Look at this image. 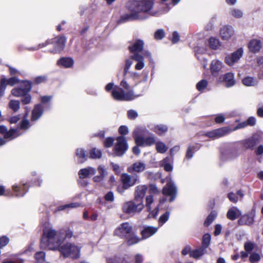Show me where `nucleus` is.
<instances>
[{
  "instance_id": "obj_35",
  "label": "nucleus",
  "mask_w": 263,
  "mask_h": 263,
  "mask_svg": "<svg viewBox=\"0 0 263 263\" xmlns=\"http://www.w3.org/2000/svg\"><path fill=\"white\" fill-rule=\"evenodd\" d=\"M156 149L158 153H165L168 149L167 145L162 141L155 142Z\"/></svg>"
},
{
  "instance_id": "obj_45",
  "label": "nucleus",
  "mask_w": 263,
  "mask_h": 263,
  "mask_svg": "<svg viewBox=\"0 0 263 263\" xmlns=\"http://www.w3.org/2000/svg\"><path fill=\"white\" fill-rule=\"evenodd\" d=\"M12 188H13V191L16 193V196H22L26 192L25 184H24V186H23V192H22V189H21V188L19 186H18L17 185H14L13 186Z\"/></svg>"
},
{
  "instance_id": "obj_32",
  "label": "nucleus",
  "mask_w": 263,
  "mask_h": 263,
  "mask_svg": "<svg viewBox=\"0 0 263 263\" xmlns=\"http://www.w3.org/2000/svg\"><path fill=\"white\" fill-rule=\"evenodd\" d=\"M57 64L65 68H69L73 65V61L70 58H62L58 61Z\"/></svg>"
},
{
  "instance_id": "obj_19",
  "label": "nucleus",
  "mask_w": 263,
  "mask_h": 263,
  "mask_svg": "<svg viewBox=\"0 0 263 263\" xmlns=\"http://www.w3.org/2000/svg\"><path fill=\"white\" fill-rule=\"evenodd\" d=\"M217 81L220 82H224L227 87H231L235 84L234 74L231 72L226 73L218 78Z\"/></svg>"
},
{
  "instance_id": "obj_11",
  "label": "nucleus",
  "mask_w": 263,
  "mask_h": 263,
  "mask_svg": "<svg viewBox=\"0 0 263 263\" xmlns=\"http://www.w3.org/2000/svg\"><path fill=\"white\" fill-rule=\"evenodd\" d=\"M231 132H232L231 128L224 127L209 132L205 134V135L210 138L215 139L224 136Z\"/></svg>"
},
{
  "instance_id": "obj_9",
  "label": "nucleus",
  "mask_w": 263,
  "mask_h": 263,
  "mask_svg": "<svg viewBox=\"0 0 263 263\" xmlns=\"http://www.w3.org/2000/svg\"><path fill=\"white\" fill-rule=\"evenodd\" d=\"M145 206L147 211L149 212L148 218H155L157 216L159 212V205L155 208L153 206L154 198L152 195H148L146 197Z\"/></svg>"
},
{
  "instance_id": "obj_14",
  "label": "nucleus",
  "mask_w": 263,
  "mask_h": 263,
  "mask_svg": "<svg viewBox=\"0 0 263 263\" xmlns=\"http://www.w3.org/2000/svg\"><path fill=\"white\" fill-rule=\"evenodd\" d=\"M18 79L16 77H12L7 79L5 78H2L0 80V97L4 96L7 85L11 86L18 83Z\"/></svg>"
},
{
  "instance_id": "obj_4",
  "label": "nucleus",
  "mask_w": 263,
  "mask_h": 263,
  "mask_svg": "<svg viewBox=\"0 0 263 263\" xmlns=\"http://www.w3.org/2000/svg\"><path fill=\"white\" fill-rule=\"evenodd\" d=\"M112 96L116 100L128 101L135 99L139 95H135L133 91L124 93L121 88L116 87L112 89Z\"/></svg>"
},
{
  "instance_id": "obj_38",
  "label": "nucleus",
  "mask_w": 263,
  "mask_h": 263,
  "mask_svg": "<svg viewBox=\"0 0 263 263\" xmlns=\"http://www.w3.org/2000/svg\"><path fill=\"white\" fill-rule=\"evenodd\" d=\"M151 129L158 135H162L167 130V127L164 125H157L151 128Z\"/></svg>"
},
{
  "instance_id": "obj_28",
  "label": "nucleus",
  "mask_w": 263,
  "mask_h": 263,
  "mask_svg": "<svg viewBox=\"0 0 263 263\" xmlns=\"http://www.w3.org/2000/svg\"><path fill=\"white\" fill-rule=\"evenodd\" d=\"M241 214L240 211L236 207L234 206L228 210L227 216L228 219L233 220L237 218Z\"/></svg>"
},
{
  "instance_id": "obj_26",
  "label": "nucleus",
  "mask_w": 263,
  "mask_h": 263,
  "mask_svg": "<svg viewBox=\"0 0 263 263\" xmlns=\"http://www.w3.org/2000/svg\"><path fill=\"white\" fill-rule=\"evenodd\" d=\"M131 59L137 62L135 67L136 70H141L144 67V59L141 55L134 53L131 56Z\"/></svg>"
},
{
  "instance_id": "obj_37",
  "label": "nucleus",
  "mask_w": 263,
  "mask_h": 263,
  "mask_svg": "<svg viewBox=\"0 0 263 263\" xmlns=\"http://www.w3.org/2000/svg\"><path fill=\"white\" fill-rule=\"evenodd\" d=\"M8 106L13 111L16 112L20 108V102L18 100H10L8 103Z\"/></svg>"
},
{
  "instance_id": "obj_49",
  "label": "nucleus",
  "mask_w": 263,
  "mask_h": 263,
  "mask_svg": "<svg viewBox=\"0 0 263 263\" xmlns=\"http://www.w3.org/2000/svg\"><path fill=\"white\" fill-rule=\"evenodd\" d=\"M28 112H27L24 117V119L21 122V128L26 129L29 127V122L26 119L27 117Z\"/></svg>"
},
{
  "instance_id": "obj_39",
  "label": "nucleus",
  "mask_w": 263,
  "mask_h": 263,
  "mask_svg": "<svg viewBox=\"0 0 263 263\" xmlns=\"http://www.w3.org/2000/svg\"><path fill=\"white\" fill-rule=\"evenodd\" d=\"M242 82L246 86H252L257 84V81L252 77H247L242 79Z\"/></svg>"
},
{
  "instance_id": "obj_1",
  "label": "nucleus",
  "mask_w": 263,
  "mask_h": 263,
  "mask_svg": "<svg viewBox=\"0 0 263 263\" xmlns=\"http://www.w3.org/2000/svg\"><path fill=\"white\" fill-rule=\"evenodd\" d=\"M64 239L61 232H57L51 227H46L43 230L41 247L51 250H59L65 258H79L81 247L73 243H67L60 247Z\"/></svg>"
},
{
  "instance_id": "obj_51",
  "label": "nucleus",
  "mask_w": 263,
  "mask_h": 263,
  "mask_svg": "<svg viewBox=\"0 0 263 263\" xmlns=\"http://www.w3.org/2000/svg\"><path fill=\"white\" fill-rule=\"evenodd\" d=\"M211 240V235L209 234H205L203 235L202 238V243L206 248L210 244Z\"/></svg>"
},
{
  "instance_id": "obj_8",
  "label": "nucleus",
  "mask_w": 263,
  "mask_h": 263,
  "mask_svg": "<svg viewBox=\"0 0 263 263\" xmlns=\"http://www.w3.org/2000/svg\"><path fill=\"white\" fill-rule=\"evenodd\" d=\"M144 208L143 202L135 203L133 201H128L125 202L123 205V211L127 214L139 213L141 212Z\"/></svg>"
},
{
  "instance_id": "obj_17",
  "label": "nucleus",
  "mask_w": 263,
  "mask_h": 263,
  "mask_svg": "<svg viewBox=\"0 0 263 263\" xmlns=\"http://www.w3.org/2000/svg\"><path fill=\"white\" fill-rule=\"evenodd\" d=\"M0 133L4 135L5 139L7 141L11 140L19 136L17 130L12 129L9 131H7V128L4 125L0 126Z\"/></svg>"
},
{
  "instance_id": "obj_34",
  "label": "nucleus",
  "mask_w": 263,
  "mask_h": 263,
  "mask_svg": "<svg viewBox=\"0 0 263 263\" xmlns=\"http://www.w3.org/2000/svg\"><path fill=\"white\" fill-rule=\"evenodd\" d=\"M209 45L211 48L214 50L218 49L221 46V43L219 39L211 37L209 40Z\"/></svg>"
},
{
  "instance_id": "obj_31",
  "label": "nucleus",
  "mask_w": 263,
  "mask_h": 263,
  "mask_svg": "<svg viewBox=\"0 0 263 263\" xmlns=\"http://www.w3.org/2000/svg\"><path fill=\"white\" fill-rule=\"evenodd\" d=\"M205 51L206 50L204 49L199 48L197 49L196 53L197 58L201 61L204 68H206L207 66L206 59L203 56V54Z\"/></svg>"
},
{
  "instance_id": "obj_43",
  "label": "nucleus",
  "mask_w": 263,
  "mask_h": 263,
  "mask_svg": "<svg viewBox=\"0 0 263 263\" xmlns=\"http://www.w3.org/2000/svg\"><path fill=\"white\" fill-rule=\"evenodd\" d=\"M77 157L80 159V162L82 163L87 159V156L85 154V151L82 148H78L76 152Z\"/></svg>"
},
{
  "instance_id": "obj_56",
  "label": "nucleus",
  "mask_w": 263,
  "mask_h": 263,
  "mask_svg": "<svg viewBox=\"0 0 263 263\" xmlns=\"http://www.w3.org/2000/svg\"><path fill=\"white\" fill-rule=\"evenodd\" d=\"M244 247L246 252H250L253 250L254 243L251 242H247L245 243Z\"/></svg>"
},
{
  "instance_id": "obj_44",
  "label": "nucleus",
  "mask_w": 263,
  "mask_h": 263,
  "mask_svg": "<svg viewBox=\"0 0 263 263\" xmlns=\"http://www.w3.org/2000/svg\"><path fill=\"white\" fill-rule=\"evenodd\" d=\"M217 215V213L215 211L212 212L208 216L204 222V225L205 226H209L215 219Z\"/></svg>"
},
{
  "instance_id": "obj_15",
  "label": "nucleus",
  "mask_w": 263,
  "mask_h": 263,
  "mask_svg": "<svg viewBox=\"0 0 263 263\" xmlns=\"http://www.w3.org/2000/svg\"><path fill=\"white\" fill-rule=\"evenodd\" d=\"M132 228L128 222H125L119 226L115 231V235L120 237L126 236L132 232Z\"/></svg>"
},
{
  "instance_id": "obj_46",
  "label": "nucleus",
  "mask_w": 263,
  "mask_h": 263,
  "mask_svg": "<svg viewBox=\"0 0 263 263\" xmlns=\"http://www.w3.org/2000/svg\"><path fill=\"white\" fill-rule=\"evenodd\" d=\"M80 204L79 203L74 202L71 203L69 204H66L65 205L59 206L58 208L59 211L63 210L67 208H76L80 206Z\"/></svg>"
},
{
  "instance_id": "obj_10",
  "label": "nucleus",
  "mask_w": 263,
  "mask_h": 263,
  "mask_svg": "<svg viewBox=\"0 0 263 263\" xmlns=\"http://www.w3.org/2000/svg\"><path fill=\"white\" fill-rule=\"evenodd\" d=\"M166 181L167 184L166 186L163 187L162 193L164 195L170 196V201L172 202L176 197L177 189L170 177L166 178Z\"/></svg>"
},
{
  "instance_id": "obj_30",
  "label": "nucleus",
  "mask_w": 263,
  "mask_h": 263,
  "mask_svg": "<svg viewBox=\"0 0 263 263\" xmlns=\"http://www.w3.org/2000/svg\"><path fill=\"white\" fill-rule=\"evenodd\" d=\"M143 45V42L142 40H138L136 41L132 46H129V49L131 52L136 53V52L142 51Z\"/></svg>"
},
{
  "instance_id": "obj_20",
  "label": "nucleus",
  "mask_w": 263,
  "mask_h": 263,
  "mask_svg": "<svg viewBox=\"0 0 263 263\" xmlns=\"http://www.w3.org/2000/svg\"><path fill=\"white\" fill-rule=\"evenodd\" d=\"M146 168V164L143 162L138 161L127 168L129 173H141Z\"/></svg>"
},
{
  "instance_id": "obj_47",
  "label": "nucleus",
  "mask_w": 263,
  "mask_h": 263,
  "mask_svg": "<svg viewBox=\"0 0 263 263\" xmlns=\"http://www.w3.org/2000/svg\"><path fill=\"white\" fill-rule=\"evenodd\" d=\"M34 257L37 262H43L45 260V254L42 251L39 252L35 254Z\"/></svg>"
},
{
  "instance_id": "obj_61",
  "label": "nucleus",
  "mask_w": 263,
  "mask_h": 263,
  "mask_svg": "<svg viewBox=\"0 0 263 263\" xmlns=\"http://www.w3.org/2000/svg\"><path fill=\"white\" fill-rule=\"evenodd\" d=\"M9 242V239L5 236L0 237V248L4 247Z\"/></svg>"
},
{
  "instance_id": "obj_5",
  "label": "nucleus",
  "mask_w": 263,
  "mask_h": 263,
  "mask_svg": "<svg viewBox=\"0 0 263 263\" xmlns=\"http://www.w3.org/2000/svg\"><path fill=\"white\" fill-rule=\"evenodd\" d=\"M128 148V145L125 138L120 136L117 138V142L114 148V155L115 156L123 155Z\"/></svg>"
},
{
  "instance_id": "obj_54",
  "label": "nucleus",
  "mask_w": 263,
  "mask_h": 263,
  "mask_svg": "<svg viewBox=\"0 0 263 263\" xmlns=\"http://www.w3.org/2000/svg\"><path fill=\"white\" fill-rule=\"evenodd\" d=\"M155 38L156 40H161L164 36V32L163 30L159 29L154 34Z\"/></svg>"
},
{
  "instance_id": "obj_21",
  "label": "nucleus",
  "mask_w": 263,
  "mask_h": 263,
  "mask_svg": "<svg viewBox=\"0 0 263 263\" xmlns=\"http://www.w3.org/2000/svg\"><path fill=\"white\" fill-rule=\"evenodd\" d=\"M260 137L258 134H255L251 138L244 141V146L246 148H252L260 141Z\"/></svg>"
},
{
  "instance_id": "obj_60",
  "label": "nucleus",
  "mask_w": 263,
  "mask_h": 263,
  "mask_svg": "<svg viewBox=\"0 0 263 263\" xmlns=\"http://www.w3.org/2000/svg\"><path fill=\"white\" fill-rule=\"evenodd\" d=\"M105 199L107 201H113L114 200V193L112 192L107 193L105 196Z\"/></svg>"
},
{
  "instance_id": "obj_36",
  "label": "nucleus",
  "mask_w": 263,
  "mask_h": 263,
  "mask_svg": "<svg viewBox=\"0 0 263 263\" xmlns=\"http://www.w3.org/2000/svg\"><path fill=\"white\" fill-rule=\"evenodd\" d=\"M205 249L203 248H200L190 252V256L195 259H199L203 254H205Z\"/></svg>"
},
{
  "instance_id": "obj_3",
  "label": "nucleus",
  "mask_w": 263,
  "mask_h": 263,
  "mask_svg": "<svg viewBox=\"0 0 263 263\" xmlns=\"http://www.w3.org/2000/svg\"><path fill=\"white\" fill-rule=\"evenodd\" d=\"M133 136L138 146H149L156 142L155 136L144 127L138 126L135 128L133 132Z\"/></svg>"
},
{
  "instance_id": "obj_57",
  "label": "nucleus",
  "mask_w": 263,
  "mask_h": 263,
  "mask_svg": "<svg viewBox=\"0 0 263 263\" xmlns=\"http://www.w3.org/2000/svg\"><path fill=\"white\" fill-rule=\"evenodd\" d=\"M23 98L22 99V102L24 104H28L31 102V97L30 95L26 93L25 95L23 96Z\"/></svg>"
},
{
  "instance_id": "obj_7",
  "label": "nucleus",
  "mask_w": 263,
  "mask_h": 263,
  "mask_svg": "<svg viewBox=\"0 0 263 263\" xmlns=\"http://www.w3.org/2000/svg\"><path fill=\"white\" fill-rule=\"evenodd\" d=\"M31 83L28 81H23L18 88H14L11 90V95L15 97H20L25 95L30 91Z\"/></svg>"
},
{
  "instance_id": "obj_22",
  "label": "nucleus",
  "mask_w": 263,
  "mask_h": 263,
  "mask_svg": "<svg viewBox=\"0 0 263 263\" xmlns=\"http://www.w3.org/2000/svg\"><path fill=\"white\" fill-rule=\"evenodd\" d=\"M262 47L261 41L257 39H252L250 40L248 44V48L250 51L256 53L260 51Z\"/></svg>"
},
{
  "instance_id": "obj_33",
  "label": "nucleus",
  "mask_w": 263,
  "mask_h": 263,
  "mask_svg": "<svg viewBox=\"0 0 263 263\" xmlns=\"http://www.w3.org/2000/svg\"><path fill=\"white\" fill-rule=\"evenodd\" d=\"M243 196V194L241 191H238L236 193H230L228 195L229 200L234 203H236L238 200L241 199Z\"/></svg>"
},
{
  "instance_id": "obj_59",
  "label": "nucleus",
  "mask_w": 263,
  "mask_h": 263,
  "mask_svg": "<svg viewBox=\"0 0 263 263\" xmlns=\"http://www.w3.org/2000/svg\"><path fill=\"white\" fill-rule=\"evenodd\" d=\"M133 63L130 60H127L126 61L125 65L124 70V75H125L128 71Z\"/></svg>"
},
{
  "instance_id": "obj_42",
  "label": "nucleus",
  "mask_w": 263,
  "mask_h": 263,
  "mask_svg": "<svg viewBox=\"0 0 263 263\" xmlns=\"http://www.w3.org/2000/svg\"><path fill=\"white\" fill-rule=\"evenodd\" d=\"M89 154L90 158L98 159L101 158L102 156V152L99 149L93 148L90 150Z\"/></svg>"
},
{
  "instance_id": "obj_55",
  "label": "nucleus",
  "mask_w": 263,
  "mask_h": 263,
  "mask_svg": "<svg viewBox=\"0 0 263 263\" xmlns=\"http://www.w3.org/2000/svg\"><path fill=\"white\" fill-rule=\"evenodd\" d=\"M231 14L234 17L236 18H240L243 15V13L241 10L236 9H233L231 11Z\"/></svg>"
},
{
  "instance_id": "obj_63",
  "label": "nucleus",
  "mask_w": 263,
  "mask_h": 263,
  "mask_svg": "<svg viewBox=\"0 0 263 263\" xmlns=\"http://www.w3.org/2000/svg\"><path fill=\"white\" fill-rule=\"evenodd\" d=\"M149 192L150 194H157L159 193V191L156 185L152 184L149 186Z\"/></svg>"
},
{
  "instance_id": "obj_23",
  "label": "nucleus",
  "mask_w": 263,
  "mask_h": 263,
  "mask_svg": "<svg viewBox=\"0 0 263 263\" xmlns=\"http://www.w3.org/2000/svg\"><path fill=\"white\" fill-rule=\"evenodd\" d=\"M254 215L255 212L252 211L250 214L242 216L238 220V223L240 225H250L252 224L254 221Z\"/></svg>"
},
{
  "instance_id": "obj_41",
  "label": "nucleus",
  "mask_w": 263,
  "mask_h": 263,
  "mask_svg": "<svg viewBox=\"0 0 263 263\" xmlns=\"http://www.w3.org/2000/svg\"><path fill=\"white\" fill-rule=\"evenodd\" d=\"M168 161H170V158L166 157L161 162V165L167 172L171 171L173 170V166L171 164L168 163Z\"/></svg>"
},
{
  "instance_id": "obj_2",
  "label": "nucleus",
  "mask_w": 263,
  "mask_h": 263,
  "mask_svg": "<svg viewBox=\"0 0 263 263\" xmlns=\"http://www.w3.org/2000/svg\"><path fill=\"white\" fill-rule=\"evenodd\" d=\"M153 6V0L130 1L127 4L130 12L122 15L118 22L122 23L133 20H143L153 16L155 14L152 11Z\"/></svg>"
},
{
  "instance_id": "obj_64",
  "label": "nucleus",
  "mask_w": 263,
  "mask_h": 263,
  "mask_svg": "<svg viewBox=\"0 0 263 263\" xmlns=\"http://www.w3.org/2000/svg\"><path fill=\"white\" fill-rule=\"evenodd\" d=\"M225 118L222 114H219L215 117V121L217 123H221L224 122Z\"/></svg>"
},
{
  "instance_id": "obj_50",
  "label": "nucleus",
  "mask_w": 263,
  "mask_h": 263,
  "mask_svg": "<svg viewBox=\"0 0 263 263\" xmlns=\"http://www.w3.org/2000/svg\"><path fill=\"white\" fill-rule=\"evenodd\" d=\"M208 85V81L205 80H202L199 81L196 85L197 89L199 91H201L204 89Z\"/></svg>"
},
{
  "instance_id": "obj_62",
  "label": "nucleus",
  "mask_w": 263,
  "mask_h": 263,
  "mask_svg": "<svg viewBox=\"0 0 263 263\" xmlns=\"http://www.w3.org/2000/svg\"><path fill=\"white\" fill-rule=\"evenodd\" d=\"M119 132L121 135H126L128 133V127L126 126H121L119 128Z\"/></svg>"
},
{
  "instance_id": "obj_48",
  "label": "nucleus",
  "mask_w": 263,
  "mask_h": 263,
  "mask_svg": "<svg viewBox=\"0 0 263 263\" xmlns=\"http://www.w3.org/2000/svg\"><path fill=\"white\" fill-rule=\"evenodd\" d=\"M261 259V257L258 253H253L251 254L249 257V261L251 263H257Z\"/></svg>"
},
{
  "instance_id": "obj_58",
  "label": "nucleus",
  "mask_w": 263,
  "mask_h": 263,
  "mask_svg": "<svg viewBox=\"0 0 263 263\" xmlns=\"http://www.w3.org/2000/svg\"><path fill=\"white\" fill-rule=\"evenodd\" d=\"M195 146H190L189 147L186 154V158L188 159H190L193 157V151H196Z\"/></svg>"
},
{
  "instance_id": "obj_53",
  "label": "nucleus",
  "mask_w": 263,
  "mask_h": 263,
  "mask_svg": "<svg viewBox=\"0 0 263 263\" xmlns=\"http://www.w3.org/2000/svg\"><path fill=\"white\" fill-rule=\"evenodd\" d=\"M138 112L134 110L130 109L127 111V116L130 119H135L138 117Z\"/></svg>"
},
{
  "instance_id": "obj_24",
  "label": "nucleus",
  "mask_w": 263,
  "mask_h": 263,
  "mask_svg": "<svg viewBox=\"0 0 263 263\" xmlns=\"http://www.w3.org/2000/svg\"><path fill=\"white\" fill-rule=\"evenodd\" d=\"M96 172V171L94 168L88 167L81 169L79 172V176L80 178L84 179L95 175Z\"/></svg>"
},
{
  "instance_id": "obj_16",
  "label": "nucleus",
  "mask_w": 263,
  "mask_h": 263,
  "mask_svg": "<svg viewBox=\"0 0 263 263\" xmlns=\"http://www.w3.org/2000/svg\"><path fill=\"white\" fill-rule=\"evenodd\" d=\"M223 67V65L218 60H213L210 64V69L212 75L215 77H218L219 73Z\"/></svg>"
},
{
  "instance_id": "obj_29",
  "label": "nucleus",
  "mask_w": 263,
  "mask_h": 263,
  "mask_svg": "<svg viewBox=\"0 0 263 263\" xmlns=\"http://www.w3.org/2000/svg\"><path fill=\"white\" fill-rule=\"evenodd\" d=\"M43 114V106L41 104L36 105L32 110L31 120L36 121L39 119Z\"/></svg>"
},
{
  "instance_id": "obj_52",
  "label": "nucleus",
  "mask_w": 263,
  "mask_h": 263,
  "mask_svg": "<svg viewBox=\"0 0 263 263\" xmlns=\"http://www.w3.org/2000/svg\"><path fill=\"white\" fill-rule=\"evenodd\" d=\"M139 240L140 239L137 236L133 235L128 239L127 242L128 245H133L138 243Z\"/></svg>"
},
{
  "instance_id": "obj_13",
  "label": "nucleus",
  "mask_w": 263,
  "mask_h": 263,
  "mask_svg": "<svg viewBox=\"0 0 263 263\" xmlns=\"http://www.w3.org/2000/svg\"><path fill=\"white\" fill-rule=\"evenodd\" d=\"M219 34L222 40L228 41L234 37L235 31L232 27L225 26L220 29Z\"/></svg>"
},
{
  "instance_id": "obj_40",
  "label": "nucleus",
  "mask_w": 263,
  "mask_h": 263,
  "mask_svg": "<svg viewBox=\"0 0 263 263\" xmlns=\"http://www.w3.org/2000/svg\"><path fill=\"white\" fill-rule=\"evenodd\" d=\"M170 213L166 212L160 216L158 219V226L159 227L162 226L169 219Z\"/></svg>"
},
{
  "instance_id": "obj_25",
  "label": "nucleus",
  "mask_w": 263,
  "mask_h": 263,
  "mask_svg": "<svg viewBox=\"0 0 263 263\" xmlns=\"http://www.w3.org/2000/svg\"><path fill=\"white\" fill-rule=\"evenodd\" d=\"M158 230V228L153 226H146L141 232L143 238H147L155 234Z\"/></svg>"
},
{
  "instance_id": "obj_6",
  "label": "nucleus",
  "mask_w": 263,
  "mask_h": 263,
  "mask_svg": "<svg viewBox=\"0 0 263 263\" xmlns=\"http://www.w3.org/2000/svg\"><path fill=\"white\" fill-rule=\"evenodd\" d=\"M121 181L123 185V188L126 190L139 181V176L136 174L130 176L127 173H124L121 176Z\"/></svg>"
},
{
  "instance_id": "obj_12",
  "label": "nucleus",
  "mask_w": 263,
  "mask_h": 263,
  "mask_svg": "<svg viewBox=\"0 0 263 263\" xmlns=\"http://www.w3.org/2000/svg\"><path fill=\"white\" fill-rule=\"evenodd\" d=\"M243 53V49L240 48L236 51L226 57L225 62L229 66H233L237 62Z\"/></svg>"
},
{
  "instance_id": "obj_18",
  "label": "nucleus",
  "mask_w": 263,
  "mask_h": 263,
  "mask_svg": "<svg viewBox=\"0 0 263 263\" xmlns=\"http://www.w3.org/2000/svg\"><path fill=\"white\" fill-rule=\"evenodd\" d=\"M147 187L145 185H139L135 187L134 195L135 199L137 201L143 202L142 200L145 196Z\"/></svg>"
},
{
  "instance_id": "obj_27",
  "label": "nucleus",
  "mask_w": 263,
  "mask_h": 263,
  "mask_svg": "<svg viewBox=\"0 0 263 263\" xmlns=\"http://www.w3.org/2000/svg\"><path fill=\"white\" fill-rule=\"evenodd\" d=\"M55 41V52L61 51L64 47L66 42V39L64 36L57 37L54 39Z\"/></svg>"
}]
</instances>
